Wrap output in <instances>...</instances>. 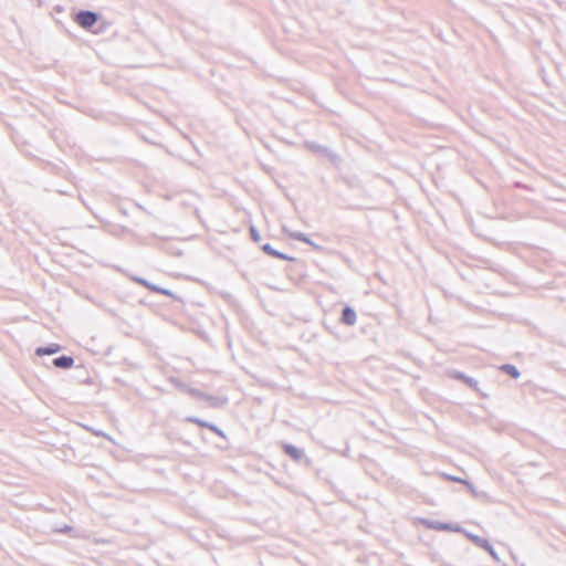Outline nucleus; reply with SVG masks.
Listing matches in <instances>:
<instances>
[{
	"label": "nucleus",
	"instance_id": "nucleus-16",
	"mask_svg": "<svg viewBox=\"0 0 566 566\" xmlns=\"http://www.w3.org/2000/svg\"><path fill=\"white\" fill-rule=\"evenodd\" d=\"M250 234L254 242H259L261 240V235L254 227L250 228Z\"/></svg>",
	"mask_w": 566,
	"mask_h": 566
},
{
	"label": "nucleus",
	"instance_id": "nucleus-11",
	"mask_svg": "<svg viewBox=\"0 0 566 566\" xmlns=\"http://www.w3.org/2000/svg\"><path fill=\"white\" fill-rule=\"evenodd\" d=\"M308 148L312 149L315 153L323 154V155H331L328 149L324 146L317 145V144H307Z\"/></svg>",
	"mask_w": 566,
	"mask_h": 566
},
{
	"label": "nucleus",
	"instance_id": "nucleus-14",
	"mask_svg": "<svg viewBox=\"0 0 566 566\" xmlns=\"http://www.w3.org/2000/svg\"><path fill=\"white\" fill-rule=\"evenodd\" d=\"M153 292L176 298L175 294L170 290L160 287L158 285H157V287H153Z\"/></svg>",
	"mask_w": 566,
	"mask_h": 566
},
{
	"label": "nucleus",
	"instance_id": "nucleus-17",
	"mask_svg": "<svg viewBox=\"0 0 566 566\" xmlns=\"http://www.w3.org/2000/svg\"><path fill=\"white\" fill-rule=\"evenodd\" d=\"M171 382H172V384H175V386H176L178 389H180V390H182V391H185V392L187 391V388H189L186 384H184V382H181L180 380L175 379V378H172V379H171Z\"/></svg>",
	"mask_w": 566,
	"mask_h": 566
},
{
	"label": "nucleus",
	"instance_id": "nucleus-12",
	"mask_svg": "<svg viewBox=\"0 0 566 566\" xmlns=\"http://www.w3.org/2000/svg\"><path fill=\"white\" fill-rule=\"evenodd\" d=\"M465 536H467V537H468L472 543H474V544H475L476 546H479V547H480V546L482 545V543L485 541V538L480 537V536H478V535H474V534H472V533H468V532H465Z\"/></svg>",
	"mask_w": 566,
	"mask_h": 566
},
{
	"label": "nucleus",
	"instance_id": "nucleus-24",
	"mask_svg": "<svg viewBox=\"0 0 566 566\" xmlns=\"http://www.w3.org/2000/svg\"><path fill=\"white\" fill-rule=\"evenodd\" d=\"M489 554L492 556L493 559L499 560V556L493 548L491 551H489Z\"/></svg>",
	"mask_w": 566,
	"mask_h": 566
},
{
	"label": "nucleus",
	"instance_id": "nucleus-2",
	"mask_svg": "<svg viewBox=\"0 0 566 566\" xmlns=\"http://www.w3.org/2000/svg\"><path fill=\"white\" fill-rule=\"evenodd\" d=\"M282 230L285 234H287L290 238L294 239V240H297V241H301V242H304L306 244H310L311 247H313L315 250H321L322 248L314 243L310 238L308 235H306L305 233L303 232H300V231H291L289 230L285 226L282 227Z\"/></svg>",
	"mask_w": 566,
	"mask_h": 566
},
{
	"label": "nucleus",
	"instance_id": "nucleus-5",
	"mask_svg": "<svg viewBox=\"0 0 566 566\" xmlns=\"http://www.w3.org/2000/svg\"><path fill=\"white\" fill-rule=\"evenodd\" d=\"M189 396L196 398V399H200V400H206V401H209L211 406H214L216 403V400L217 398L213 397V396H210V395H206L203 394L202 391L196 389V388H187V391H186Z\"/></svg>",
	"mask_w": 566,
	"mask_h": 566
},
{
	"label": "nucleus",
	"instance_id": "nucleus-19",
	"mask_svg": "<svg viewBox=\"0 0 566 566\" xmlns=\"http://www.w3.org/2000/svg\"><path fill=\"white\" fill-rule=\"evenodd\" d=\"M463 484L468 488V490L470 491L471 494H473L474 496L478 495V492L471 482L465 480V481H463Z\"/></svg>",
	"mask_w": 566,
	"mask_h": 566
},
{
	"label": "nucleus",
	"instance_id": "nucleus-21",
	"mask_svg": "<svg viewBox=\"0 0 566 566\" xmlns=\"http://www.w3.org/2000/svg\"><path fill=\"white\" fill-rule=\"evenodd\" d=\"M444 476H446V479L453 481V482H458V483H463V481H464L461 478H457V476H452V475H448V474H446Z\"/></svg>",
	"mask_w": 566,
	"mask_h": 566
},
{
	"label": "nucleus",
	"instance_id": "nucleus-3",
	"mask_svg": "<svg viewBox=\"0 0 566 566\" xmlns=\"http://www.w3.org/2000/svg\"><path fill=\"white\" fill-rule=\"evenodd\" d=\"M357 315L353 307L345 306L342 311L340 322L347 326H353L356 324Z\"/></svg>",
	"mask_w": 566,
	"mask_h": 566
},
{
	"label": "nucleus",
	"instance_id": "nucleus-7",
	"mask_svg": "<svg viewBox=\"0 0 566 566\" xmlns=\"http://www.w3.org/2000/svg\"><path fill=\"white\" fill-rule=\"evenodd\" d=\"M61 350V346L59 344H50L48 346L38 347L35 354L38 356L44 355H53Z\"/></svg>",
	"mask_w": 566,
	"mask_h": 566
},
{
	"label": "nucleus",
	"instance_id": "nucleus-15",
	"mask_svg": "<svg viewBox=\"0 0 566 566\" xmlns=\"http://www.w3.org/2000/svg\"><path fill=\"white\" fill-rule=\"evenodd\" d=\"M187 421L196 423V424H198L200 427H203V428H209V424H210L209 422H207L205 420H201L199 418H196V417H188Z\"/></svg>",
	"mask_w": 566,
	"mask_h": 566
},
{
	"label": "nucleus",
	"instance_id": "nucleus-8",
	"mask_svg": "<svg viewBox=\"0 0 566 566\" xmlns=\"http://www.w3.org/2000/svg\"><path fill=\"white\" fill-rule=\"evenodd\" d=\"M262 251L273 258L282 259V260H292L289 255L273 249L270 243H265L261 247Z\"/></svg>",
	"mask_w": 566,
	"mask_h": 566
},
{
	"label": "nucleus",
	"instance_id": "nucleus-22",
	"mask_svg": "<svg viewBox=\"0 0 566 566\" xmlns=\"http://www.w3.org/2000/svg\"><path fill=\"white\" fill-rule=\"evenodd\" d=\"M481 548H484L486 552L491 551L493 547L492 545L489 543V541L485 538V541L482 543V545L480 546Z\"/></svg>",
	"mask_w": 566,
	"mask_h": 566
},
{
	"label": "nucleus",
	"instance_id": "nucleus-13",
	"mask_svg": "<svg viewBox=\"0 0 566 566\" xmlns=\"http://www.w3.org/2000/svg\"><path fill=\"white\" fill-rule=\"evenodd\" d=\"M134 281L137 282L138 284L145 286L146 289H148L151 292H153V287H157V285L148 282L147 280H145L143 277H134Z\"/></svg>",
	"mask_w": 566,
	"mask_h": 566
},
{
	"label": "nucleus",
	"instance_id": "nucleus-4",
	"mask_svg": "<svg viewBox=\"0 0 566 566\" xmlns=\"http://www.w3.org/2000/svg\"><path fill=\"white\" fill-rule=\"evenodd\" d=\"M282 448L284 452L292 458L294 461H301L304 458V451L290 443H283Z\"/></svg>",
	"mask_w": 566,
	"mask_h": 566
},
{
	"label": "nucleus",
	"instance_id": "nucleus-20",
	"mask_svg": "<svg viewBox=\"0 0 566 566\" xmlns=\"http://www.w3.org/2000/svg\"><path fill=\"white\" fill-rule=\"evenodd\" d=\"M209 429L221 437L223 436V432L217 426H214L212 423L209 424Z\"/></svg>",
	"mask_w": 566,
	"mask_h": 566
},
{
	"label": "nucleus",
	"instance_id": "nucleus-18",
	"mask_svg": "<svg viewBox=\"0 0 566 566\" xmlns=\"http://www.w3.org/2000/svg\"><path fill=\"white\" fill-rule=\"evenodd\" d=\"M436 528H438V530H453V531H457V532L462 531L461 527H459V526L452 527L450 524H441V523Z\"/></svg>",
	"mask_w": 566,
	"mask_h": 566
},
{
	"label": "nucleus",
	"instance_id": "nucleus-6",
	"mask_svg": "<svg viewBox=\"0 0 566 566\" xmlns=\"http://www.w3.org/2000/svg\"><path fill=\"white\" fill-rule=\"evenodd\" d=\"M53 365L60 369H69L74 365V359L71 356H60L53 359Z\"/></svg>",
	"mask_w": 566,
	"mask_h": 566
},
{
	"label": "nucleus",
	"instance_id": "nucleus-9",
	"mask_svg": "<svg viewBox=\"0 0 566 566\" xmlns=\"http://www.w3.org/2000/svg\"><path fill=\"white\" fill-rule=\"evenodd\" d=\"M454 378L460 379L464 381L468 386L474 388L478 385V381L469 376H465L464 374L460 371H454L452 375Z\"/></svg>",
	"mask_w": 566,
	"mask_h": 566
},
{
	"label": "nucleus",
	"instance_id": "nucleus-23",
	"mask_svg": "<svg viewBox=\"0 0 566 566\" xmlns=\"http://www.w3.org/2000/svg\"><path fill=\"white\" fill-rule=\"evenodd\" d=\"M69 531H71V526H69V525H64L62 528L57 530V532H60V533H66Z\"/></svg>",
	"mask_w": 566,
	"mask_h": 566
},
{
	"label": "nucleus",
	"instance_id": "nucleus-10",
	"mask_svg": "<svg viewBox=\"0 0 566 566\" xmlns=\"http://www.w3.org/2000/svg\"><path fill=\"white\" fill-rule=\"evenodd\" d=\"M500 369L502 371H504L505 374L510 375L512 378L516 379L520 377V371L514 365L505 364V365H502L500 367Z\"/></svg>",
	"mask_w": 566,
	"mask_h": 566
},
{
	"label": "nucleus",
	"instance_id": "nucleus-1",
	"mask_svg": "<svg viewBox=\"0 0 566 566\" xmlns=\"http://www.w3.org/2000/svg\"><path fill=\"white\" fill-rule=\"evenodd\" d=\"M97 19L98 14L88 10H82L77 12L75 15L76 23L84 29L93 27L96 23Z\"/></svg>",
	"mask_w": 566,
	"mask_h": 566
}]
</instances>
